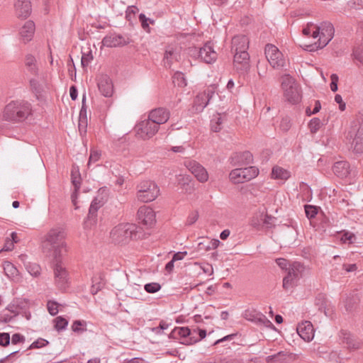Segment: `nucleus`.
I'll list each match as a JSON object with an SVG mask.
<instances>
[{
    "label": "nucleus",
    "mask_w": 363,
    "mask_h": 363,
    "mask_svg": "<svg viewBox=\"0 0 363 363\" xmlns=\"http://www.w3.org/2000/svg\"><path fill=\"white\" fill-rule=\"evenodd\" d=\"M233 65L237 71L243 73L250 68V55L247 52H234Z\"/></svg>",
    "instance_id": "4be33fe9"
},
{
    "label": "nucleus",
    "mask_w": 363,
    "mask_h": 363,
    "mask_svg": "<svg viewBox=\"0 0 363 363\" xmlns=\"http://www.w3.org/2000/svg\"><path fill=\"white\" fill-rule=\"evenodd\" d=\"M49 345V341L45 339L39 337L35 341L30 345L28 350L40 349L46 347Z\"/></svg>",
    "instance_id": "a19ab883"
},
{
    "label": "nucleus",
    "mask_w": 363,
    "mask_h": 363,
    "mask_svg": "<svg viewBox=\"0 0 363 363\" xmlns=\"http://www.w3.org/2000/svg\"><path fill=\"white\" fill-rule=\"evenodd\" d=\"M145 290L149 294H154L160 290L161 286L156 282L148 283L144 286Z\"/></svg>",
    "instance_id": "09e8293b"
},
{
    "label": "nucleus",
    "mask_w": 363,
    "mask_h": 363,
    "mask_svg": "<svg viewBox=\"0 0 363 363\" xmlns=\"http://www.w3.org/2000/svg\"><path fill=\"white\" fill-rule=\"evenodd\" d=\"M334 174L340 178L347 177L350 174V164L347 161L336 162L333 167Z\"/></svg>",
    "instance_id": "c85d7f7f"
},
{
    "label": "nucleus",
    "mask_w": 363,
    "mask_h": 363,
    "mask_svg": "<svg viewBox=\"0 0 363 363\" xmlns=\"http://www.w3.org/2000/svg\"><path fill=\"white\" fill-rule=\"evenodd\" d=\"M92 59L93 57L91 52H89L88 54H83L81 59V64L82 67L84 68L87 67Z\"/></svg>",
    "instance_id": "e2e57ef3"
},
{
    "label": "nucleus",
    "mask_w": 363,
    "mask_h": 363,
    "mask_svg": "<svg viewBox=\"0 0 363 363\" xmlns=\"http://www.w3.org/2000/svg\"><path fill=\"white\" fill-rule=\"evenodd\" d=\"M173 82L176 83L178 86L184 87L186 86V80L184 77V74L181 72H177L173 76Z\"/></svg>",
    "instance_id": "ea45409f"
},
{
    "label": "nucleus",
    "mask_w": 363,
    "mask_h": 363,
    "mask_svg": "<svg viewBox=\"0 0 363 363\" xmlns=\"http://www.w3.org/2000/svg\"><path fill=\"white\" fill-rule=\"evenodd\" d=\"M259 174V169L255 166L233 169L229 174L234 184H241L255 178Z\"/></svg>",
    "instance_id": "1a4fd4ad"
},
{
    "label": "nucleus",
    "mask_w": 363,
    "mask_h": 363,
    "mask_svg": "<svg viewBox=\"0 0 363 363\" xmlns=\"http://www.w3.org/2000/svg\"><path fill=\"white\" fill-rule=\"evenodd\" d=\"M54 281L56 287L65 291L70 286V277L68 271L62 263V257L53 259Z\"/></svg>",
    "instance_id": "423d86ee"
},
{
    "label": "nucleus",
    "mask_w": 363,
    "mask_h": 363,
    "mask_svg": "<svg viewBox=\"0 0 363 363\" xmlns=\"http://www.w3.org/2000/svg\"><path fill=\"white\" fill-rule=\"evenodd\" d=\"M190 55L207 64L213 62L217 58V53L213 50L211 43H206L203 47L199 49L196 48L191 49Z\"/></svg>",
    "instance_id": "ddd939ff"
},
{
    "label": "nucleus",
    "mask_w": 363,
    "mask_h": 363,
    "mask_svg": "<svg viewBox=\"0 0 363 363\" xmlns=\"http://www.w3.org/2000/svg\"><path fill=\"white\" fill-rule=\"evenodd\" d=\"M345 138L354 153H363V114L351 122Z\"/></svg>",
    "instance_id": "7ed1b4c3"
},
{
    "label": "nucleus",
    "mask_w": 363,
    "mask_h": 363,
    "mask_svg": "<svg viewBox=\"0 0 363 363\" xmlns=\"http://www.w3.org/2000/svg\"><path fill=\"white\" fill-rule=\"evenodd\" d=\"M78 128L80 135H84L86 133L87 120L79 119Z\"/></svg>",
    "instance_id": "69168bd1"
},
{
    "label": "nucleus",
    "mask_w": 363,
    "mask_h": 363,
    "mask_svg": "<svg viewBox=\"0 0 363 363\" xmlns=\"http://www.w3.org/2000/svg\"><path fill=\"white\" fill-rule=\"evenodd\" d=\"M215 87L210 86L203 91L199 93L194 101V108L198 113L203 111L212 97L215 95Z\"/></svg>",
    "instance_id": "2eb2a0df"
},
{
    "label": "nucleus",
    "mask_w": 363,
    "mask_h": 363,
    "mask_svg": "<svg viewBox=\"0 0 363 363\" xmlns=\"http://www.w3.org/2000/svg\"><path fill=\"white\" fill-rule=\"evenodd\" d=\"M334 32V27L330 22H323L320 26H317L315 30H313V38L319 36L316 48H323L326 46L333 38Z\"/></svg>",
    "instance_id": "6e6552de"
},
{
    "label": "nucleus",
    "mask_w": 363,
    "mask_h": 363,
    "mask_svg": "<svg viewBox=\"0 0 363 363\" xmlns=\"http://www.w3.org/2000/svg\"><path fill=\"white\" fill-rule=\"evenodd\" d=\"M352 56L354 60L363 65V43L360 45L354 48Z\"/></svg>",
    "instance_id": "37998d69"
},
{
    "label": "nucleus",
    "mask_w": 363,
    "mask_h": 363,
    "mask_svg": "<svg viewBox=\"0 0 363 363\" xmlns=\"http://www.w3.org/2000/svg\"><path fill=\"white\" fill-rule=\"evenodd\" d=\"M173 60H177V55L174 50L173 49L166 50L163 59L164 66L170 68Z\"/></svg>",
    "instance_id": "e433bc0d"
},
{
    "label": "nucleus",
    "mask_w": 363,
    "mask_h": 363,
    "mask_svg": "<svg viewBox=\"0 0 363 363\" xmlns=\"http://www.w3.org/2000/svg\"><path fill=\"white\" fill-rule=\"evenodd\" d=\"M237 335L236 333H233V334H230V335H228L220 339H218L216 341L214 342L213 343V345H218L220 343H222V342H228V341H231L233 340L235 337Z\"/></svg>",
    "instance_id": "774afa93"
},
{
    "label": "nucleus",
    "mask_w": 363,
    "mask_h": 363,
    "mask_svg": "<svg viewBox=\"0 0 363 363\" xmlns=\"http://www.w3.org/2000/svg\"><path fill=\"white\" fill-rule=\"evenodd\" d=\"M315 28H317V25L313 23H308L307 26L303 28L302 33L306 36L313 37V30H315Z\"/></svg>",
    "instance_id": "13d9d810"
},
{
    "label": "nucleus",
    "mask_w": 363,
    "mask_h": 363,
    "mask_svg": "<svg viewBox=\"0 0 363 363\" xmlns=\"http://www.w3.org/2000/svg\"><path fill=\"white\" fill-rule=\"evenodd\" d=\"M138 226L133 223H121L114 227L110 233L113 242L123 244L131 240L137 239Z\"/></svg>",
    "instance_id": "20e7f679"
},
{
    "label": "nucleus",
    "mask_w": 363,
    "mask_h": 363,
    "mask_svg": "<svg viewBox=\"0 0 363 363\" xmlns=\"http://www.w3.org/2000/svg\"><path fill=\"white\" fill-rule=\"evenodd\" d=\"M331 83H330V89L332 91L335 92L337 91V82H338V76L336 74H333L330 76Z\"/></svg>",
    "instance_id": "0e129e2a"
},
{
    "label": "nucleus",
    "mask_w": 363,
    "mask_h": 363,
    "mask_svg": "<svg viewBox=\"0 0 363 363\" xmlns=\"http://www.w3.org/2000/svg\"><path fill=\"white\" fill-rule=\"evenodd\" d=\"M26 268L28 273L34 277H38L40 275L41 267L38 264L28 262L26 264Z\"/></svg>",
    "instance_id": "4c0bfd02"
},
{
    "label": "nucleus",
    "mask_w": 363,
    "mask_h": 363,
    "mask_svg": "<svg viewBox=\"0 0 363 363\" xmlns=\"http://www.w3.org/2000/svg\"><path fill=\"white\" fill-rule=\"evenodd\" d=\"M291 128V121L289 118H283L280 123V128L283 131H288Z\"/></svg>",
    "instance_id": "338daca9"
},
{
    "label": "nucleus",
    "mask_w": 363,
    "mask_h": 363,
    "mask_svg": "<svg viewBox=\"0 0 363 363\" xmlns=\"http://www.w3.org/2000/svg\"><path fill=\"white\" fill-rule=\"evenodd\" d=\"M55 328L57 331L62 330L66 328L68 325V321L62 318V316H58L55 319Z\"/></svg>",
    "instance_id": "c03bdc74"
},
{
    "label": "nucleus",
    "mask_w": 363,
    "mask_h": 363,
    "mask_svg": "<svg viewBox=\"0 0 363 363\" xmlns=\"http://www.w3.org/2000/svg\"><path fill=\"white\" fill-rule=\"evenodd\" d=\"M261 220H262V225L263 227L266 228H272L274 227V222L276 220V218L268 214H265L264 216L261 215Z\"/></svg>",
    "instance_id": "58836bf2"
},
{
    "label": "nucleus",
    "mask_w": 363,
    "mask_h": 363,
    "mask_svg": "<svg viewBox=\"0 0 363 363\" xmlns=\"http://www.w3.org/2000/svg\"><path fill=\"white\" fill-rule=\"evenodd\" d=\"M249 39L246 35H237L232 39L231 50L233 52H247Z\"/></svg>",
    "instance_id": "bb28decb"
},
{
    "label": "nucleus",
    "mask_w": 363,
    "mask_h": 363,
    "mask_svg": "<svg viewBox=\"0 0 363 363\" xmlns=\"http://www.w3.org/2000/svg\"><path fill=\"white\" fill-rule=\"evenodd\" d=\"M91 281L92 285L90 289V293L92 295H95L104 288L105 283L101 275L94 276L91 279Z\"/></svg>",
    "instance_id": "2f4dec72"
},
{
    "label": "nucleus",
    "mask_w": 363,
    "mask_h": 363,
    "mask_svg": "<svg viewBox=\"0 0 363 363\" xmlns=\"http://www.w3.org/2000/svg\"><path fill=\"white\" fill-rule=\"evenodd\" d=\"M137 198L143 203L154 201L159 195L160 189L157 185L150 180L141 182L137 186Z\"/></svg>",
    "instance_id": "0eeeda50"
},
{
    "label": "nucleus",
    "mask_w": 363,
    "mask_h": 363,
    "mask_svg": "<svg viewBox=\"0 0 363 363\" xmlns=\"http://www.w3.org/2000/svg\"><path fill=\"white\" fill-rule=\"evenodd\" d=\"M139 20L143 28L145 30H148L150 29L148 21L151 23H154V21H151L150 18H147L144 13H140L139 15Z\"/></svg>",
    "instance_id": "864d4df0"
},
{
    "label": "nucleus",
    "mask_w": 363,
    "mask_h": 363,
    "mask_svg": "<svg viewBox=\"0 0 363 363\" xmlns=\"http://www.w3.org/2000/svg\"><path fill=\"white\" fill-rule=\"evenodd\" d=\"M242 317L257 325H263L267 328L273 327L272 323L264 314L255 309L245 310L242 313Z\"/></svg>",
    "instance_id": "f3484780"
},
{
    "label": "nucleus",
    "mask_w": 363,
    "mask_h": 363,
    "mask_svg": "<svg viewBox=\"0 0 363 363\" xmlns=\"http://www.w3.org/2000/svg\"><path fill=\"white\" fill-rule=\"evenodd\" d=\"M339 337L342 344L345 345V347L348 350H358L362 345V342L356 338L353 335L347 330H340Z\"/></svg>",
    "instance_id": "412c9836"
},
{
    "label": "nucleus",
    "mask_w": 363,
    "mask_h": 363,
    "mask_svg": "<svg viewBox=\"0 0 363 363\" xmlns=\"http://www.w3.org/2000/svg\"><path fill=\"white\" fill-rule=\"evenodd\" d=\"M266 58L270 65L274 69H281L285 65L283 54L272 44H267L264 48Z\"/></svg>",
    "instance_id": "f8f14e48"
},
{
    "label": "nucleus",
    "mask_w": 363,
    "mask_h": 363,
    "mask_svg": "<svg viewBox=\"0 0 363 363\" xmlns=\"http://www.w3.org/2000/svg\"><path fill=\"white\" fill-rule=\"evenodd\" d=\"M4 269L6 274L9 276H14L18 272L17 269L10 262H5L4 264Z\"/></svg>",
    "instance_id": "49530a36"
},
{
    "label": "nucleus",
    "mask_w": 363,
    "mask_h": 363,
    "mask_svg": "<svg viewBox=\"0 0 363 363\" xmlns=\"http://www.w3.org/2000/svg\"><path fill=\"white\" fill-rule=\"evenodd\" d=\"M159 127L157 123L148 118L137 125V133L143 140H148L158 132Z\"/></svg>",
    "instance_id": "4468645a"
},
{
    "label": "nucleus",
    "mask_w": 363,
    "mask_h": 363,
    "mask_svg": "<svg viewBox=\"0 0 363 363\" xmlns=\"http://www.w3.org/2000/svg\"><path fill=\"white\" fill-rule=\"evenodd\" d=\"M32 104L23 99H16L6 105L3 112V118L13 123H22L33 116Z\"/></svg>",
    "instance_id": "f257e3e1"
},
{
    "label": "nucleus",
    "mask_w": 363,
    "mask_h": 363,
    "mask_svg": "<svg viewBox=\"0 0 363 363\" xmlns=\"http://www.w3.org/2000/svg\"><path fill=\"white\" fill-rule=\"evenodd\" d=\"M296 330L298 334L303 340L310 342L313 340L314 337V330L310 321H304L299 323Z\"/></svg>",
    "instance_id": "a878e982"
},
{
    "label": "nucleus",
    "mask_w": 363,
    "mask_h": 363,
    "mask_svg": "<svg viewBox=\"0 0 363 363\" xmlns=\"http://www.w3.org/2000/svg\"><path fill=\"white\" fill-rule=\"evenodd\" d=\"M11 337L8 333H0V345L6 347L10 344Z\"/></svg>",
    "instance_id": "4d7b16f0"
},
{
    "label": "nucleus",
    "mask_w": 363,
    "mask_h": 363,
    "mask_svg": "<svg viewBox=\"0 0 363 363\" xmlns=\"http://www.w3.org/2000/svg\"><path fill=\"white\" fill-rule=\"evenodd\" d=\"M79 119L81 120H87V107L86 106V97L83 96L82 99V106L81 110L79 111Z\"/></svg>",
    "instance_id": "5fc2aeb1"
},
{
    "label": "nucleus",
    "mask_w": 363,
    "mask_h": 363,
    "mask_svg": "<svg viewBox=\"0 0 363 363\" xmlns=\"http://www.w3.org/2000/svg\"><path fill=\"white\" fill-rule=\"evenodd\" d=\"M229 160L230 164L233 166H245L253 162V155L249 151L234 152Z\"/></svg>",
    "instance_id": "aec40b11"
},
{
    "label": "nucleus",
    "mask_w": 363,
    "mask_h": 363,
    "mask_svg": "<svg viewBox=\"0 0 363 363\" xmlns=\"http://www.w3.org/2000/svg\"><path fill=\"white\" fill-rule=\"evenodd\" d=\"M14 7L18 18H26L30 14L31 4L29 0H16Z\"/></svg>",
    "instance_id": "cd10ccee"
},
{
    "label": "nucleus",
    "mask_w": 363,
    "mask_h": 363,
    "mask_svg": "<svg viewBox=\"0 0 363 363\" xmlns=\"http://www.w3.org/2000/svg\"><path fill=\"white\" fill-rule=\"evenodd\" d=\"M30 88L32 92L35 94H40L41 92V86L39 82L35 79H30L29 81Z\"/></svg>",
    "instance_id": "8fccbe9b"
},
{
    "label": "nucleus",
    "mask_w": 363,
    "mask_h": 363,
    "mask_svg": "<svg viewBox=\"0 0 363 363\" xmlns=\"http://www.w3.org/2000/svg\"><path fill=\"white\" fill-rule=\"evenodd\" d=\"M281 86L287 101L296 104L301 101V89L295 79L289 74L281 77Z\"/></svg>",
    "instance_id": "39448f33"
},
{
    "label": "nucleus",
    "mask_w": 363,
    "mask_h": 363,
    "mask_svg": "<svg viewBox=\"0 0 363 363\" xmlns=\"http://www.w3.org/2000/svg\"><path fill=\"white\" fill-rule=\"evenodd\" d=\"M341 240L343 242H348V243L352 244L356 240V236L352 233L345 232L341 238Z\"/></svg>",
    "instance_id": "6e6d98bb"
},
{
    "label": "nucleus",
    "mask_w": 363,
    "mask_h": 363,
    "mask_svg": "<svg viewBox=\"0 0 363 363\" xmlns=\"http://www.w3.org/2000/svg\"><path fill=\"white\" fill-rule=\"evenodd\" d=\"M25 341H26V337L20 333H15L12 335L11 343L13 345H17L18 343H23Z\"/></svg>",
    "instance_id": "680f3d73"
},
{
    "label": "nucleus",
    "mask_w": 363,
    "mask_h": 363,
    "mask_svg": "<svg viewBox=\"0 0 363 363\" xmlns=\"http://www.w3.org/2000/svg\"><path fill=\"white\" fill-rule=\"evenodd\" d=\"M98 88L105 97H110L113 92V86L111 78L107 74H101L98 77Z\"/></svg>",
    "instance_id": "5701e85b"
},
{
    "label": "nucleus",
    "mask_w": 363,
    "mask_h": 363,
    "mask_svg": "<svg viewBox=\"0 0 363 363\" xmlns=\"http://www.w3.org/2000/svg\"><path fill=\"white\" fill-rule=\"evenodd\" d=\"M225 117V114L222 116L220 113H217L216 116H213L211 121V128L213 132L218 133L222 129V124Z\"/></svg>",
    "instance_id": "72a5a7b5"
},
{
    "label": "nucleus",
    "mask_w": 363,
    "mask_h": 363,
    "mask_svg": "<svg viewBox=\"0 0 363 363\" xmlns=\"http://www.w3.org/2000/svg\"><path fill=\"white\" fill-rule=\"evenodd\" d=\"M71 179L72 183L74 186L75 191H79L80 189L82 179L78 167H72L71 171Z\"/></svg>",
    "instance_id": "f704fd0d"
},
{
    "label": "nucleus",
    "mask_w": 363,
    "mask_h": 363,
    "mask_svg": "<svg viewBox=\"0 0 363 363\" xmlns=\"http://www.w3.org/2000/svg\"><path fill=\"white\" fill-rule=\"evenodd\" d=\"M321 125V121L318 118L315 117L312 118L308 123V128L310 129L311 133H316L320 128Z\"/></svg>",
    "instance_id": "79ce46f5"
},
{
    "label": "nucleus",
    "mask_w": 363,
    "mask_h": 363,
    "mask_svg": "<svg viewBox=\"0 0 363 363\" xmlns=\"http://www.w3.org/2000/svg\"><path fill=\"white\" fill-rule=\"evenodd\" d=\"M196 333V330H190L188 327H176L170 333L169 337L180 339L182 344L190 345L199 342Z\"/></svg>",
    "instance_id": "9d476101"
},
{
    "label": "nucleus",
    "mask_w": 363,
    "mask_h": 363,
    "mask_svg": "<svg viewBox=\"0 0 363 363\" xmlns=\"http://www.w3.org/2000/svg\"><path fill=\"white\" fill-rule=\"evenodd\" d=\"M25 66L31 74L38 75V67L35 57L31 54H27L25 57Z\"/></svg>",
    "instance_id": "7c9ffc66"
},
{
    "label": "nucleus",
    "mask_w": 363,
    "mask_h": 363,
    "mask_svg": "<svg viewBox=\"0 0 363 363\" xmlns=\"http://www.w3.org/2000/svg\"><path fill=\"white\" fill-rule=\"evenodd\" d=\"M186 168L195 176L200 182H206L208 179V174L206 169L196 161H187L185 162Z\"/></svg>",
    "instance_id": "6ab92c4d"
},
{
    "label": "nucleus",
    "mask_w": 363,
    "mask_h": 363,
    "mask_svg": "<svg viewBox=\"0 0 363 363\" xmlns=\"http://www.w3.org/2000/svg\"><path fill=\"white\" fill-rule=\"evenodd\" d=\"M35 32V23L32 21H28L21 28L20 34L25 43L30 41Z\"/></svg>",
    "instance_id": "c756f323"
},
{
    "label": "nucleus",
    "mask_w": 363,
    "mask_h": 363,
    "mask_svg": "<svg viewBox=\"0 0 363 363\" xmlns=\"http://www.w3.org/2000/svg\"><path fill=\"white\" fill-rule=\"evenodd\" d=\"M86 322L83 320H75L72 323V329L75 333H82L86 330Z\"/></svg>",
    "instance_id": "a18cd8bd"
},
{
    "label": "nucleus",
    "mask_w": 363,
    "mask_h": 363,
    "mask_svg": "<svg viewBox=\"0 0 363 363\" xmlns=\"http://www.w3.org/2000/svg\"><path fill=\"white\" fill-rule=\"evenodd\" d=\"M65 238V233L62 229L57 228L50 230L43 242V252L53 259L62 257L67 252Z\"/></svg>",
    "instance_id": "f03ea898"
},
{
    "label": "nucleus",
    "mask_w": 363,
    "mask_h": 363,
    "mask_svg": "<svg viewBox=\"0 0 363 363\" xmlns=\"http://www.w3.org/2000/svg\"><path fill=\"white\" fill-rule=\"evenodd\" d=\"M288 357L289 354L286 352L280 351L275 354L268 356L266 358V362L267 363H279L284 361Z\"/></svg>",
    "instance_id": "c9c22d12"
},
{
    "label": "nucleus",
    "mask_w": 363,
    "mask_h": 363,
    "mask_svg": "<svg viewBox=\"0 0 363 363\" xmlns=\"http://www.w3.org/2000/svg\"><path fill=\"white\" fill-rule=\"evenodd\" d=\"M47 306L49 313L52 315H55L58 313V304L56 302L50 301L48 302Z\"/></svg>",
    "instance_id": "052dcab7"
},
{
    "label": "nucleus",
    "mask_w": 363,
    "mask_h": 363,
    "mask_svg": "<svg viewBox=\"0 0 363 363\" xmlns=\"http://www.w3.org/2000/svg\"><path fill=\"white\" fill-rule=\"evenodd\" d=\"M199 217V212L197 211H191L187 217L186 224L187 225H193L194 223H195L196 222Z\"/></svg>",
    "instance_id": "603ef678"
},
{
    "label": "nucleus",
    "mask_w": 363,
    "mask_h": 363,
    "mask_svg": "<svg viewBox=\"0 0 363 363\" xmlns=\"http://www.w3.org/2000/svg\"><path fill=\"white\" fill-rule=\"evenodd\" d=\"M290 172L282 167L276 166L272 169V177L273 179L286 180L290 177Z\"/></svg>",
    "instance_id": "473e14b6"
},
{
    "label": "nucleus",
    "mask_w": 363,
    "mask_h": 363,
    "mask_svg": "<svg viewBox=\"0 0 363 363\" xmlns=\"http://www.w3.org/2000/svg\"><path fill=\"white\" fill-rule=\"evenodd\" d=\"M326 303V296L325 294H318L315 297V305L319 306V309L325 307Z\"/></svg>",
    "instance_id": "bf43d9fd"
},
{
    "label": "nucleus",
    "mask_w": 363,
    "mask_h": 363,
    "mask_svg": "<svg viewBox=\"0 0 363 363\" xmlns=\"http://www.w3.org/2000/svg\"><path fill=\"white\" fill-rule=\"evenodd\" d=\"M101 154L100 151L91 150L89 158L88 166L89 167L91 163L98 162L101 158Z\"/></svg>",
    "instance_id": "3c124183"
},
{
    "label": "nucleus",
    "mask_w": 363,
    "mask_h": 363,
    "mask_svg": "<svg viewBox=\"0 0 363 363\" xmlns=\"http://www.w3.org/2000/svg\"><path fill=\"white\" fill-rule=\"evenodd\" d=\"M103 206V202L94 198L91 203L88 215L84 222V228H91L97 222V212Z\"/></svg>",
    "instance_id": "a211bd4d"
},
{
    "label": "nucleus",
    "mask_w": 363,
    "mask_h": 363,
    "mask_svg": "<svg viewBox=\"0 0 363 363\" xmlns=\"http://www.w3.org/2000/svg\"><path fill=\"white\" fill-rule=\"evenodd\" d=\"M148 117L160 126V125L165 123L169 120L170 112L167 108L160 107L152 110L149 113Z\"/></svg>",
    "instance_id": "393cba45"
},
{
    "label": "nucleus",
    "mask_w": 363,
    "mask_h": 363,
    "mask_svg": "<svg viewBox=\"0 0 363 363\" xmlns=\"http://www.w3.org/2000/svg\"><path fill=\"white\" fill-rule=\"evenodd\" d=\"M305 213L308 219H312L318 214V208L314 206L305 205Z\"/></svg>",
    "instance_id": "de8ad7c7"
},
{
    "label": "nucleus",
    "mask_w": 363,
    "mask_h": 363,
    "mask_svg": "<svg viewBox=\"0 0 363 363\" xmlns=\"http://www.w3.org/2000/svg\"><path fill=\"white\" fill-rule=\"evenodd\" d=\"M130 43L129 37L116 33L106 35L102 40L103 45L107 48L123 47Z\"/></svg>",
    "instance_id": "dca6fc26"
},
{
    "label": "nucleus",
    "mask_w": 363,
    "mask_h": 363,
    "mask_svg": "<svg viewBox=\"0 0 363 363\" xmlns=\"http://www.w3.org/2000/svg\"><path fill=\"white\" fill-rule=\"evenodd\" d=\"M304 269L305 267L302 264L299 262L293 263L288 269L287 275L283 279L284 289H289L295 286L302 277Z\"/></svg>",
    "instance_id": "9b49d317"
},
{
    "label": "nucleus",
    "mask_w": 363,
    "mask_h": 363,
    "mask_svg": "<svg viewBox=\"0 0 363 363\" xmlns=\"http://www.w3.org/2000/svg\"><path fill=\"white\" fill-rule=\"evenodd\" d=\"M139 221L147 226H151L155 223V211L147 206L140 207L137 213Z\"/></svg>",
    "instance_id": "b1692460"
}]
</instances>
